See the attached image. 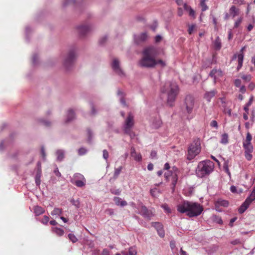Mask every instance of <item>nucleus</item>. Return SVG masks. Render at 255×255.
<instances>
[{"mask_svg":"<svg viewBox=\"0 0 255 255\" xmlns=\"http://www.w3.org/2000/svg\"><path fill=\"white\" fill-rule=\"evenodd\" d=\"M158 51L156 47L150 46L144 48L141 52V57L138 62V65L141 68H153L156 65L164 67L166 63L164 61L156 59Z\"/></svg>","mask_w":255,"mask_h":255,"instance_id":"nucleus-1","label":"nucleus"},{"mask_svg":"<svg viewBox=\"0 0 255 255\" xmlns=\"http://www.w3.org/2000/svg\"><path fill=\"white\" fill-rule=\"evenodd\" d=\"M177 210L181 213H186L189 217L192 218L201 215L204 208L197 202L184 201L177 205Z\"/></svg>","mask_w":255,"mask_h":255,"instance_id":"nucleus-2","label":"nucleus"},{"mask_svg":"<svg viewBox=\"0 0 255 255\" xmlns=\"http://www.w3.org/2000/svg\"><path fill=\"white\" fill-rule=\"evenodd\" d=\"M179 87L175 82L167 81L160 88V92L167 96V104L172 107L179 93Z\"/></svg>","mask_w":255,"mask_h":255,"instance_id":"nucleus-3","label":"nucleus"},{"mask_svg":"<svg viewBox=\"0 0 255 255\" xmlns=\"http://www.w3.org/2000/svg\"><path fill=\"white\" fill-rule=\"evenodd\" d=\"M214 163L213 162L206 160L200 161L198 165L196 172L198 177H203L210 174L214 170Z\"/></svg>","mask_w":255,"mask_h":255,"instance_id":"nucleus-4","label":"nucleus"},{"mask_svg":"<svg viewBox=\"0 0 255 255\" xmlns=\"http://www.w3.org/2000/svg\"><path fill=\"white\" fill-rule=\"evenodd\" d=\"M201 149V141L200 139H195L188 147L187 159L191 160L194 159L196 156L199 154Z\"/></svg>","mask_w":255,"mask_h":255,"instance_id":"nucleus-5","label":"nucleus"},{"mask_svg":"<svg viewBox=\"0 0 255 255\" xmlns=\"http://www.w3.org/2000/svg\"><path fill=\"white\" fill-rule=\"evenodd\" d=\"M76 56V48L73 47L70 49L63 60V65L67 69H69L73 64Z\"/></svg>","mask_w":255,"mask_h":255,"instance_id":"nucleus-6","label":"nucleus"},{"mask_svg":"<svg viewBox=\"0 0 255 255\" xmlns=\"http://www.w3.org/2000/svg\"><path fill=\"white\" fill-rule=\"evenodd\" d=\"M95 29L94 24L90 22H86L77 27V30L81 37L85 36Z\"/></svg>","mask_w":255,"mask_h":255,"instance_id":"nucleus-7","label":"nucleus"},{"mask_svg":"<svg viewBox=\"0 0 255 255\" xmlns=\"http://www.w3.org/2000/svg\"><path fill=\"white\" fill-rule=\"evenodd\" d=\"M134 125V116L132 114H129L125 121V124L124 125V130L125 133L131 136L132 132L131 129Z\"/></svg>","mask_w":255,"mask_h":255,"instance_id":"nucleus-8","label":"nucleus"},{"mask_svg":"<svg viewBox=\"0 0 255 255\" xmlns=\"http://www.w3.org/2000/svg\"><path fill=\"white\" fill-rule=\"evenodd\" d=\"M178 168L175 166L172 167V170L171 172L167 171L164 173V177L167 180H169L170 176L172 177L171 178V185L172 189L173 192L175 190V188L176 183L178 181V175H177Z\"/></svg>","mask_w":255,"mask_h":255,"instance_id":"nucleus-9","label":"nucleus"},{"mask_svg":"<svg viewBox=\"0 0 255 255\" xmlns=\"http://www.w3.org/2000/svg\"><path fill=\"white\" fill-rule=\"evenodd\" d=\"M255 200V187L254 188L250 195L246 199L245 202L239 208V213H243L249 207L251 203Z\"/></svg>","mask_w":255,"mask_h":255,"instance_id":"nucleus-10","label":"nucleus"},{"mask_svg":"<svg viewBox=\"0 0 255 255\" xmlns=\"http://www.w3.org/2000/svg\"><path fill=\"white\" fill-rule=\"evenodd\" d=\"M113 71L120 76H125L124 72L120 66V62L117 59H114L112 63Z\"/></svg>","mask_w":255,"mask_h":255,"instance_id":"nucleus-11","label":"nucleus"},{"mask_svg":"<svg viewBox=\"0 0 255 255\" xmlns=\"http://www.w3.org/2000/svg\"><path fill=\"white\" fill-rule=\"evenodd\" d=\"M185 104L186 105V110L188 112H191L192 110H196L194 109V100L191 95H188L185 99Z\"/></svg>","mask_w":255,"mask_h":255,"instance_id":"nucleus-12","label":"nucleus"},{"mask_svg":"<svg viewBox=\"0 0 255 255\" xmlns=\"http://www.w3.org/2000/svg\"><path fill=\"white\" fill-rule=\"evenodd\" d=\"M139 213L144 218L147 220H150L151 218L153 216L151 211L148 210L145 206H142L141 207Z\"/></svg>","mask_w":255,"mask_h":255,"instance_id":"nucleus-13","label":"nucleus"},{"mask_svg":"<svg viewBox=\"0 0 255 255\" xmlns=\"http://www.w3.org/2000/svg\"><path fill=\"white\" fill-rule=\"evenodd\" d=\"M148 38V35L146 32H143L139 35H135L134 37V42L137 44H139L145 42Z\"/></svg>","mask_w":255,"mask_h":255,"instance_id":"nucleus-14","label":"nucleus"},{"mask_svg":"<svg viewBox=\"0 0 255 255\" xmlns=\"http://www.w3.org/2000/svg\"><path fill=\"white\" fill-rule=\"evenodd\" d=\"M117 95L119 99L121 104L124 107H126L127 105L125 99V97L126 96L125 93L122 90L119 89L117 92Z\"/></svg>","mask_w":255,"mask_h":255,"instance_id":"nucleus-15","label":"nucleus"},{"mask_svg":"<svg viewBox=\"0 0 255 255\" xmlns=\"http://www.w3.org/2000/svg\"><path fill=\"white\" fill-rule=\"evenodd\" d=\"M130 155L136 161H140L142 159L141 154L140 153H137L133 147H131Z\"/></svg>","mask_w":255,"mask_h":255,"instance_id":"nucleus-16","label":"nucleus"},{"mask_svg":"<svg viewBox=\"0 0 255 255\" xmlns=\"http://www.w3.org/2000/svg\"><path fill=\"white\" fill-rule=\"evenodd\" d=\"M229 205L228 201L223 199H219L215 202V207L217 209L220 206L227 207Z\"/></svg>","mask_w":255,"mask_h":255,"instance_id":"nucleus-17","label":"nucleus"},{"mask_svg":"<svg viewBox=\"0 0 255 255\" xmlns=\"http://www.w3.org/2000/svg\"><path fill=\"white\" fill-rule=\"evenodd\" d=\"M114 201L115 204L118 206L120 205L121 206L123 207L127 205V202L126 201L122 200L121 198L118 197H114Z\"/></svg>","mask_w":255,"mask_h":255,"instance_id":"nucleus-18","label":"nucleus"},{"mask_svg":"<svg viewBox=\"0 0 255 255\" xmlns=\"http://www.w3.org/2000/svg\"><path fill=\"white\" fill-rule=\"evenodd\" d=\"M44 209L39 206H35L33 207V212L36 216H39L44 213Z\"/></svg>","mask_w":255,"mask_h":255,"instance_id":"nucleus-19","label":"nucleus"},{"mask_svg":"<svg viewBox=\"0 0 255 255\" xmlns=\"http://www.w3.org/2000/svg\"><path fill=\"white\" fill-rule=\"evenodd\" d=\"M216 93L217 91L216 90H212L210 92H207L205 94L204 98L208 102H210L211 101V99L215 96Z\"/></svg>","mask_w":255,"mask_h":255,"instance_id":"nucleus-20","label":"nucleus"},{"mask_svg":"<svg viewBox=\"0 0 255 255\" xmlns=\"http://www.w3.org/2000/svg\"><path fill=\"white\" fill-rule=\"evenodd\" d=\"M243 60H244V54L242 53L239 54L238 55V65L237 67V70L238 71L240 70V69L241 68V67L243 66Z\"/></svg>","mask_w":255,"mask_h":255,"instance_id":"nucleus-21","label":"nucleus"},{"mask_svg":"<svg viewBox=\"0 0 255 255\" xmlns=\"http://www.w3.org/2000/svg\"><path fill=\"white\" fill-rule=\"evenodd\" d=\"M214 46L216 50H219L221 48V40L219 36H217L214 41Z\"/></svg>","mask_w":255,"mask_h":255,"instance_id":"nucleus-22","label":"nucleus"},{"mask_svg":"<svg viewBox=\"0 0 255 255\" xmlns=\"http://www.w3.org/2000/svg\"><path fill=\"white\" fill-rule=\"evenodd\" d=\"M73 183L76 186L78 187H82L85 185L86 184V179H81V180H75Z\"/></svg>","mask_w":255,"mask_h":255,"instance_id":"nucleus-23","label":"nucleus"},{"mask_svg":"<svg viewBox=\"0 0 255 255\" xmlns=\"http://www.w3.org/2000/svg\"><path fill=\"white\" fill-rule=\"evenodd\" d=\"M243 147L245 149V151H253V146L251 143H243Z\"/></svg>","mask_w":255,"mask_h":255,"instance_id":"nucleus-24","label":"nucleus"},{"mask_svg":"<svg viewBox=\"0 0 255 255\" xmlns=\"http://www.w3.org/2000/svg\"><path fill=\"white\" fill-rule=\"evenodd\" d=\"M53 232L59 236H62L64 235V232L63 229L59 228H53Z\"/></svg>","mask_w":255,"mask_h":255,"instance_id":"nucleus-25","label":"nucleus"},{"mask_svg":"<svg viewBox=\"0 0 255 255\" xmlns=\"http://www.w3.org/2000/svg\"><path fill=\"white\" fill-rule=\"evenodd\" d=\"M57 159L58 161H61L64 157V151L62 150H58L56 152Z\"/></svg>","mask_w":255,"mask_h":255,"instance_id":"nucleus-26","label":"nucleus"},{"mask_svg":"<svg viewBox=\"0 0 255 255\" xmlns=\"http://www.w3.org/2000/svg\"><path fill=\"white\" fill-rule=\"evenodd\" d=\"M239 10L236 8L235 6L233 5L230 8V13L233 17H235L238 13Z\"/></svg>","mask_w":255,"mask_h":255,"instance_id":"nucleus-27","label":"nucleus"},{"mask_svg":"<svg viewBox=\"0 0 255 255\" xmlns=\"http://www.w3.org/2000/svg\"><path fill=\"white\" fill-rule=\"evenodd\" d=\"M122 253L123 254V255H136V252L133 248H129L128 252H122Z\"/></svg>","mask_w":255,"mask_h":255,"instance_id":"nucleus-28","label":"nucleus"},{"mask_svg":"<svg viewBox=\"0 0 255 255\" xmlns=\"http://www.w3.org/2000/svg\"><path fill=\"white\" fill-rule=\"evenodd\" d=\"M221 142L223 144H227L228 142V135L227 133L222 134Z\"/></svg>","mask_w":255,"mask_h":255,"instance_id":"nucleus-29","label":"nucleus"},{"mask_svg":"<svg viewBox=\"0 0 255 255\" xmlns=\"http://www.w3.org/2000/svg\"><path fill=\"white\" fill-rule=\"evenodd\" d=\"M207 0H201L200 5L202 7V11H205L208 9V6L206 5L205 2Z\"/></svg>","mask_w":255,"mask_h":255,"instance_id":"nucleus-30","label":"nucleus"},{"mask_svg":"<svg viewBox=\"0 0 255 255\" xmlns=\"http://www.w3.org/2000/svg\"><path fill=\"white\" fill-rule=\"evenodd\" d=\"M68 238L73 243H75L78 241V239L73 234H69Z\"/></svg>","mask_w":255,"mask_h":255,"instance_id":"nucleus-31","label":"nucleus"},{"mask_svg":"<svg viewBox=\"0 0 255 255\" xmlns=\"http://www.w3.org/2000/svg\"><path fill=\"white\" fill-rule=\"evenodd\" d=\"M122 169H123V167L122 166L115 169V172H114V176L115 178H117L118 177V176L120 174Z\"/></svg>","mask_w":255,"mask_h":255,"instance_id":"nucleus-32","label":"nucleus"},{"mask_svg":"<svg viewBox=\"0 0 255 255\" xmlns=\"http://www.w3.org/2000/svg\"><path fill=\"white\" fill-rule=\"evenodd\" d=\"M81 179H84L85 180L84 176L79 173H76L74 175V181L75 180H81Z\"/></svg>","mask_w":255,"mask_h":255,"instance_id":"nucleus-33","label":"nucleus"},{"mask_svg":"<svg viewBox=\"0 0 255 255\" xmlns=\"http://www.w3.org/2000/svg\"><path fill=\"white\" fill-rule=\"evenodd\" d=\"M62 209L60 208H55L51 212L52 215H59L62 213Z\"/></svg>","mask_w":255,"mask_h":255,"instance_id":"nucleus-34","label":"nucleus"},{"mask_svg":"<svg viewBox=\"0 0 255 255\" xmlns=\"http://www.w3.org/2000/svg\"><path fill=\"white\" fill-rule=\"evenodd\" d=\"M253 102V97L250 98L249 102L247 104L244 106V110L247 112L249 110L248 107L252 104Z\"/></svg>","mask_w":255,"mask_h":255,"instance_id":"nucleus-35","label":"nucleus"},{"mask_svg":"<svg viewBox=\"0 0 255 255\" xmlns=\"http://www.w3.org/2000/svg\"><path fill=\"white\" fill-rule=\"evenodd\" d=\"M152 226L154 227L157 231H158V229L163 228L162 225L159 222H153L152 223Z\"/></svg>","mask_w":255,"mask_h":255,"instance_id":"nucleus-36","label":"nucleus"},{"mask_svg":"<svg viewBox=\"0 0 255 255\" xmlns=\"http://www.w3.org/2000/svg\"><path fill=\"white\" fill-rule=\"evenodd\" d=\"M75 118L74 113H69L67 115V119L66 123H68L71 121Z\"/></svg>","mask_w":255,"mask_h":255,"instance_id":"nucleus-37","label":"nucleus"},{"mask_svg":"<svg viewBox=\"0 0 255 255\" xmlns=\"http://www.w3.org/2000/svg\"><path fill=\"white\" fill-rule=\"evenodd\" d=\"M252 139V135L250 132H248L247 134V136L245 140L243 142V143H251V141Z\"/></svg>","mask_w":255,"mask_h":255,"instance_id":"nucleus-38","label":"nucleus"},{"mask_svg":"<svg viewBox=\"0 0 255 255\" xmlns=\"http://www.w3.org/2000/svg\"><path fill=\"white\" fill-rule=\"evenodd\" d=\"M38 63V57L37 54H34L32 56V63L34 65H36Z\"/></svg>","mask_w":255,"mask_h":255,"instance_id":"nucleus-39","label":"nucleus"},{"mask_svg":"<svg viewBox=\"0 0 255 255\" xmlns=\"http://www.w3.org/2000/svg\"><path fill=\"white\" fill-rule=\"evenodd\" d=\"M242 78L247 82H249L252 79V76L250 74L244 75L242 76Z\"/></svg>","mask_w":255,"mask_h":255,"instance_id":"nucleus-40","label":"nucleus"},{"mask_svg":"<svg viewBox=\"0 0 255 255\" xmlns=\"http://www.w3.org/2000/svg\"><path fill=\"white\" fill-rule=\"evenodd\" d=\"M252 152H248V151H245V157L246 158V159L248 160V161H250L253 156H252V155L251 154Z\"/></svg>","mask_w":255,"mask_h":255,"instance_id":"nucleus-41","label":"nucleus"},{"mask_svg":"<svg viewBox=\"0 0 255 255\" xmlns=\"http://www.w3.org/2000/svg\"><path fill=\"white\" fill-rule=\"evenodd\" d=\"M161 207L164 210V211L168 213H171V210L168 206L166 204H163L161 205Z\"/></svg>","mask_w":255,"mask_h":255,"instance_id":"nucleus-42","label":"nucleus"},{"mask_svg":"<svg viewBox=\"0 0 255 255\" xmlns=\"http://www.w3.org/2000/svg\"><path fill=\"white\" fill-rule=\"evenodd\" d=\"M87 152V149L85 148L82 147L78 150V154L79 155H83Z\"/></svg>","mask_w":255,"mask_h":255,"instance_id":"nucleus-43","label":"nucleus"},{"mask_svg":"<svg viewBox=\"0 0 255 255\" xmlns=\"http://www.w3.org/2000/svg\"><path fill=\"white\" fill-rule=\"evenodd\" d=\"M242 21V17H240L239 18H238L236 21V22H235V24H234V28H237L238 27V26L240 25V24L241 23Z\"/></svg>","mask_w":255,"mask_h":255,"instance_id":"nucleus-44","label":"nucleus"},{"mask_svg":"<svg viewBox=\"0 0 255 255\" xmlns=\"http://www.w3.org/2000/svg\"><path fill=\"white\" fill-rule=\"evenodd\" d=\"M49 218L47 216H44L41 220V222L43 224H47L49 221Z\"/></svg>","mask_w":255,"mask_h":255,"instance_id":"nucleus-45","label":"nucleus"},{"mask_svg":"<svg viewBox=\"0 0 255 255\" xmlns=\"http://www.w3.org/2000/svg\"><path fill=\"white\" fill-rule=\"evenodd\" d=\"M40 174H37L35 177V183L37 185H39L40 184Z\"/></svg>","mask_w":255,"mask_h":255,"instance_id":"nucleus-46","label":"nucleus"},{"mask_svg":"<svg viewBox=\"0 0 255 255\" xmlns=\"http://www.w3.org/2000/svg\"><path fill=\"white\" fill-rule=\"evenodd\" d=\"M242 81L239 79H237L234 81V84L236 87H240L241 86Z\"/></svg>","mask_w":255,"mask_h":255,"instance_id":"nucleus-47","label":"nucleus"},{"mask_svg":"<svg viewBox=\"0 0 255 255\" xmlns=\"http://www.w3.org/2000/svg\"><path fill=\"white\" fill-rule=\"evenodd\" d=\"M71 2L75 3V0H64V1L63 3V6H66Z\"/></svg>","mask_w":255,"mask_h":255,"instance_id":"nucleus-48","label":"nucleus"},{"mask_svg":"<svg viewBox=\"0 0 255 255\" xmlns=\"http://www.w3.org/2000/svg\"><path fill=\"white\" fill-rule=\"evenodd\" d=\"M217 73V70L216 69H213L210 73L209 76L213 78L214 80H215L216 77L215 74Z\"/></svg>","mask_w":255,"mask_h":255,"instance_id":"nucleus-49","label":"nucleus"},{"mask_svg":"<svg viewBox=\"0 0 255 255\" xmlns=\"http://www.w3.org/2000/svg\"><path fill=\"white\" fill-rule=\"evenodd\" d=\"M158 232V235L161 237H163L164 236L165 233L163 229V228L161 229H158V231H157Z\"/></svg>","mask_w":255,"mask_h":255,"instance_id":"nucleus-50","label":"nucleus"},{"mask_svg":"<svg viewBox=\"0 0 255 255\" xmlns=\"http://www.w3.org/2000/svg\"><path fill=\"white\" fill-rule=\"evenodd\" d=\"M103 158L107 160V159L109 157V153H108V151L106 149H104L103 151Z\"/></svg>","mask_w":255,"mask_h":255,"instance_id":"nucleus-51","label":"nucleus"},{"mask_svg":"<svg viewBox=\"0 0 255 255\" xmlns=\"http://www.w3.org/2000/svg\"><path fill=\"white\" fill-rule=\"evenodd\" d=\"M210 126L212 127L215 128H217L218 127V123L216 121L213 120L210 123Z\"/></svg>","mask_w":255,"mask_h":255,"instance_id":"nucleus-52","label":"nucleus"},{"mask_svg":"<svg viewBox=\"0 0 255 255\" xmlns=\"http://www.w3.org/2000/svg\"><path fill=\"white\" fill-rule=\"evenodd\" d=\"M100 255H110V252L108 249H104L102 251Z\"/></svg>","mask_w":255,"mask_h":255,"instance_id":"nucleus-53","label":"nucleus"},{"mask_svg":"<svg viewBox=\"0 0 255 255\" xmlns=\"http://www.w3.org/2000/svg\"><path fill=\"white\" fill-rule=\"evenodd\" d=\"M107 37L106 36H105L104 37H103L102 38H101L100 40H99V43L101 45H103L104 44V43L106 42V41L107 40Z\"/></svg>","mask_w":255,"mask_h":255,"instance_id":"nucleus-54","label":"nucleus"},{"mask_svg":"<svg viewBox=\"0 0 255 255\" xmlns=\"http://www.w3.org/2000/svg\"><path fill=\"white\" fill-rule=\"evenodd\" d=\"M196 27L195 24H192L190 25L188 29V32L189 34H191Z\"/></svg>","mask_w":255,"mask_h":255,"instance_id":"nucleus-55","label":"nucleus"},{"mask_svg":"<svg viewBox=\"0 0 255 255\" xmlns=\"http://www.w3.org/2000/svg\"><path fill=\"white\" fill-rule=\"evenodd\" d=\"M233 3L237 4H243L245 3L244 0H234Z\"/></svg>","mask_w":255,"mask_h":255,"instance_id":"nucleus-56","label":"nucleus"},{"mask_svg":"<svg viewBox=\"0 0 255 255\" xmlns=\"http://www.w3.org/2000/svg\"><path fill=\"white\" fill-rule=\"evenodd\" d=\"M32 31V29L30 27H26L25 28V34H26V38H27V35L29 33H30Z\"/></svg>","mask_w":255,"mask_h":255,"instance_id":"nucleus-57","label":"nucleus"},{"mask_svg":"<svg viewBox=\"0 0 255 255\" xmlns=\"http://www.w3.org/2000/svg\"><path fill=\"white\" fill-rule=\"evenodd\" d=\"M157 156V152L155 150H152L150 153V157L151 158H156Z\"/></svg>","mask_w":255,"mask_h":255,"instance_id":"nucleus-58","label":"nucleus"},{"mask_svg":"<svg viewBox=\"0 0 255 255\" xmlns=\"http://www.w3.org/2000/svg\"><path fill=\"white\" fill-rule=\"evenodd\" d=\"M41 155L42 156V158L43 159H45V157H46V154H45L44 148L43 147H42L41 148Z\"/></svg>","mask_w":255,"mask_h":255,"instance_id":"nucleus-59","label":"nucleus"},{"mask_svg":"<svg viewBox=\"0 0 255 255\" xmlns=\"http://www.w3.org/2000/svg\"><path fill=\"white\" fill-rule=\"evenodd\" d=\"M249 88L251 90H253L255 88V84L254 83H250V84L249 85V86H248Z\"/></svg>","mask_w":255,"mask_h":255,"instance_id":"nucleus-60","label":"nucleus"},{"mask_svg":"<svg viewBox=\"0 0 255 255\" xmlns=\"http://www.w3.org/2000/svg\"><path fill=\"white\" fill-rule=\"evenodd\" d=\"M188 12H189V14L190 16L195 17V11L192 8H191L189 10Z\"/></svg>","mask_w":255,"mask_h":255,"instance_id":"nucleus-61","label":"nucleus"},{"mask_svg":"<svg viewBox=\"0 0 255 255\" xmlns=\"http://www.w3.org/2000/svg\"><path fill=\"white\" fill-rule=\"evenodd\" d=\"M240 88V92L242 93H245L246 92V89L245 86H241Z\"/></svg>","mask_w":255,"mask_h":255,"instance_id":"nucleus-62","label":"nucleus"},{"mask_svg":"<svg viewBox=\"0 0 255 255\" xmlns=\"http://www.w3.org/2000/svg\"><path fill=\"white\" fill-rule=\"evenodd\" d=\"M161 39H162L161 36L159 35H158L155 36V41L156 42H158L161 40Z\"/></svg>","mask_w":255,"mask_h":255,"instance_id":"nucleus-63","label":"nucleus"},{"mask_svg":"<svg viewBox=\"0 0 255 255\" xmlns=\"http://www.w3.org/2000/svg\"><path fill=\"white\" fill-rule=\"evenodd\" d=\"M147 169L149 171H151L153 169V165L152 163H149L147 165Z\"/></svg>","mask_w":255,"mask_h":255,"instance_id":"nucleus-64","label":"nucleus"}]
</instances>
